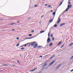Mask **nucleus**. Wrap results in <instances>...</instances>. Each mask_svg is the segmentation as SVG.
<instances>
[{"mask_svg":"<svg viewBox=\"0 0 73 73\" xmlns=\"http://www.w3.org/2000/svg\"><path fill=\"white\" fill-rule=\"evenodd\" d=\"M52 58H53V57H51V58H50L49 59H50V60L52 59Z\"/></svg>","mask_w":73,"mask_h":73,"instance_id":"nucleus-31","label":"nucleus"},{"mask_svg":"<svg viewBox=\"0 0 73 73\" xmlns=\"http://www.w3.org/2000/svg\"><path fill=\"white\" fill-rule=\"evenodd\" d=\"M36 69H37V68H35L34 69L32 70L29 71V72H33V71H34V70H35Z\"/></svg>","mask_w":73,"mask_h":73,"instance_id":"nucleus-14","label":"nucleus"},{"mask_svg":"<svg viewBox=\"0 0 73 73\" xmlns=\"http://www.w3.org/2000/svg\"><path fill=\"white\" fill-rule=\"evenodd\" d=\"M36 36H37V35H36V36H33V37H31L30 38L31 39V38H34V37H36Z\"/></svg>","mask_w":73,"mask_h":73,"instance_id":"nucleus-18","label":"nucleus"},{"mask_svg":"<svg viewBox=\"0 0 73 73\" xmlns=\"http://www.w3.org/2000/svg\"><path fill=\"white\" fill-rule=\"evenodd\" d=\"M37 45H38L37 44V43L35 44L34 47V48H36V47H37Z\"/></svg>","mask_w":73,"mask_h":73,"instance_id":"nucleus-10","label":"nucleus"},{"mask_svg":"<svg viewBox=\"0 0 73 73\" xmlns=\"http://www.w3.org/2000/svg\"><path fill=\"white\" fill-rule=\"evenodd\" d=\"M48 46V44H47L46 45L45 47H47Z\"/></svg>","mask_w":73,"mask_h":73,"instance_id":"nucleus-37","label":"nucleus"},{"mask_svg":"<svg viewBox=\"0 0 73 73\" xmlns=\"http://www.w3.org/2000/svg\"><path fill=\"white\" fill-rule=\"evenodd\" d=\"M49 33H50V32H49L48 34V37H50V34H49Z\"/></svg>","mask_w":73,"mask_h":73,"instance_id":"nucleus-20","label":"nucleus"},{"mask_svg":"<svg viewBox=\"0 0 73 73\" xmlns=\"http://www.w3.org/2000/svg\"><path fill=\"white\" fill-rule=\"evenodd\" d=\"M69 8H68V7H67V8L64 11V12H66V11H68V10H69Z\"/></svg>","mask_w":73,"mask_h":73,"instance_id":"nucleus-11","label":"nucleus"},{"mask_svg":"<svg viewBox=\"0 0 73 73\" xmlns=\"http://www.w3.org/2000/svg\"><path fill=\"white\" fill-rule=\"evenodd\" d=\"M17 17V16L14 17Z\"/></svg>","mask_w":73,"mask_h":73,"instance_id":"nucleus-59","label":"nucleus"},{"mask_svg":"<svg viewBox=\"0 0 73 73\" xmlns=\"http://www.w3.org/2000/svg\"><path fill=\"white\" fill-rule=\"evenodd\" d=\"M51 37H53V35L52 34H51Z\"/></svg>","mask_w":73,"mask_h":73,"instance_id":"nucleus-36","label":"nucleus"},{"mask_svg":"<svg viewBox=\"0 0 73 73\" xmlns=\"http://www.w3.org/2000/svg\"><path fill=\"white\" fill-rule=\"evenodd\" d=\"M48 13H46V15H48Z\"/></svg>","mask_w":73,"mask_h":73,"instance_id":"nucleus-48","label":"nucleus"},{"mask_svg":"<svg viewBox=\"0 0 73 73\" xmlns=\"http://www.w3.org/2000/svg\"><path fill=\"white\" fill-rule=\"evenodd\" d=\"M62 65L61 64H60L56 68V69H58V68H60V66H61Z\"/></svg>","mask_w":73,"mask_h":73,"instance_id":"nucleus-6","label":"nucleus"},{"mask_svg":"<svg viewBox=\"0 0 73 73\" xmlns=\"http://www.w3.org/2000/svg\"><path fill=\"white\" fill-rule=\"evenodd\" d=\"M31 32H33V33L34 32V31L33 30L32 31H31Z\"/></svg>","mask_w":73,"mask_h":73,"instance_id":"nucleus-42","label":"nucleus"},{"mask_svg":"<svg viewBox=\"0 0 73 73\" xmlns=\"http://www.w3.org/2000/svg\"><path fill=\"white\" fill-rule=\"evenodd\" d=\"M52 57H54V55H53V56Z\"/></svg>","mask_w":73,"mask_h":73,"instance_id":"nucleus-53","label":"nucleus"},{"mask_svg":"<svg viewBox=\"0 0 73 73\" xmlns=\"http://www.w3.org/2000/svg\"><path fill=\"white\" fill-rule=\"evenodd\" d=\"M43 65H44L42 66V68H44V67H45L46 65H47V64H46V62L45 63H44Z\"/></svg>","mask_w":73,"mask_h":73,"instance_id":"nucleus-5","label":"nucleus"},{"mask_svg":"<svg viewBox=\"0 0 73 73\" xmlns=\"http://www.w3.org/2000/svg\"><path fill=\"white\" fill-rule=\"evenodd\" d=\"M68 3L69 4H71V3H70V2H69Z\"/></svg>","mask_w":73,"mask_h":73,"instance_id":"nucleus-45","label":"nucleus"},{"mask_svg":"<svg viewBox=\"0 0 73 73\" xmlns=\"http://www.w3.org/2000/svg\"><path fill=\"white\" fill-rule=\"evenodd\" d=\"M44 17V15H43L41 17Z\"/></svg>","mask_w":73,"mask_h":73,"instance_id":"nucleus-56","label":"nucleus"},{"mask_svg":"<svg viewBox=\"0 0 73 73\" xmlns=\"http://www.w3.org/2000/svg\"><path fill=\"white\" fill-rule=\"evenodd\" d=\"M27 46V44H25L24 46H25H25Z\"/></svg>","mask_w":73,"mask_h":73,"instance_id":"nucleus-32","label":"nucleus"},{"mask_svg":"<svg viewBox=\"0 0 73 73\" xmlns=\"http://www.w3.org/2000/svg\"><path fill=\"white\" fill-rule=\"evenodd\" d=\"M9 25H13V23H10Z\"/></svg>","mask_w":73,"mask_h":73,"instance_id":"nucleus-26","label":"nucleus"},{"mask_svg":"<svg viewBox=\"0 0 73 73\" xmlns=\"http://www.w3.org/2000/svg\"><path fill=\"white\" fill-rule=\"evenodd\" d=\"M55 61H56V60H54L52 61L48 65V66H50V65H52L53 64V63L55 62Z\"/></svg>","mask_w":73,"mask_h":73,"instance_id":"nucleus-3","label":"nucleus"},{"mask_svg":"<svg viewBox=\"0 0 73 73\" xmlns=\"http://www.w3.org/2000/svg\"><path fill=\"white\" fill-rule=\"evenodd\" d=\"M51 41V40H50V38H48L47 40V43H49Z\"/></svg>","mask_w":73,"mask_h":73,"instance_id":"nucleus-4","label":"nucleus"},{"mask_svg":"<svg viewBox=\"0 0 73 73\" xmlns=\"http://www.w3.org/2000/svg\"><path fill=\"white\" fill-rule=\"evenodd\" d=\"M72 7V5H68V8H71Z\"/></svg>","mask_w":73,"mask_h":73,"instance_id":"nucleus-7","label":"nucleus"},{"mask_svg":"<svg viewBox=\"0 0 73 73\" xmlns=\"http://www.w3.org/2000/svg\"><path fill=\"white\" fill-rule=\"evenodd\" d=\"M17 40H19V37H17Z\"/></svg>","mask_w":73,"mask_h":73,"instance_id":"nucleus-39","label":"nucleus"},{"mask_svg":"<svg viewBox=\"0 0 73 73\" xmlns=\"http://www.w3.org/2000/svg\"><path fill=\"white\" fill-rule=\"evenodd\" d=\"M34 7H37V5H36L34 6Z\"/></svg>","mask_w":73,"mask_h":73,"instance_id":"nucleus-33","label":"nucleus"},{"mask_svg":"<svg viewBox=\"0 0 73 73\" xmlns=\"http://www.w3.org/2000/svg\"><path fill=\"white\" fill-rule=\"evenodd\" d=\"M64 12H63L59 16L58 18V21L57 22V24H59L60 23V22L61 21V19L60 18V17H61V16L62 15V14H64Z\"/></svg>","mask_w":73,"mask_h":73,"instance_id":"nucleus-1","label":"nucleus"},{"mask_svg":"<svg viewBox=\"0 0 73 73\" xmlns=\"http://www.w3.org/2000/svg\"><path fill=\"white\" fill-rule=\"evenodd\" d=\"M65 25V23H63L61 24H60V27H62L63 25Z\"/></svg>","mask_w":73,"mask_h":73,"instance_id":"nucleus-9","label":"nucleus"},{"mask_svg":"<svg viewBox=\"0 0 73 73\" xmlns=\"http://www.w3.org/2000/svg\"><path fill=\"white\" fill-rule=\"evenodd\" d=\"M62 43V41H60L58 43L57 45L58 46V45H60Z\"/></svg>","mask_w":73,"mask_h":73,"instance_id":"nucleus-15","label":"nucleus"},{"mask_svg":"<svg viewBox=\"0 0 73 73\" xmlns=\"http://www.w3.org/2000/svg\"><path fill=\"white\" fill-rule=\"evenodd\" d=\"M31 46V43L29 42L27 43V46H28L29 47Z\"/></svg>","mask_w":73,"mask_h":73,"instance_id":"nucleus-8","label":"nucleus"},{"mask_svg":"<svg viewBox=\"0 0 73 73\" xmlns=\"http://www.w3.org/2000/svg\"><path fill=\"white\" fill-rule=\"evenodd\" d=\"M45 5L47 6V5H48V4H45Z\"/></svg>","mask_w":73,"mask_h":73,"instance_id":"nucleus-54","label":"nucleus"},{"mask_svg":"<svg viewBox=\"0 0 73 73\" xmlns=\"http://www.w3.org/2000/svg\"><path fill=\"white\" fill-rule=\"evenodd\" d=\"M73 69L72 70H71L70 71V72H73Z\"/></svg>","mask_w":73,"mask_h":73,"instance_id":"nucleus-41","label":"nucleus"},{"mask_svg":"<svg viewBox=\"0 0 73 73\" xmlns=\"http://www.w3.org/2000/svg\"><path fill=\"white\" fill-rule=\"evenodd\" d=\"M17 23H20V22L19 21H17Z\"/></svg>","mask_w":73,"mask_h":73,"instance_id":"nucleus-43","label":"nucleus"},{"mask_svg":"<svg viewBox=\"0 0 73 73\" xmlns=\"http://www.w3.org/2000/svg\"><path fill=\"white\" fill-rule=\"evenodd\" d=\"M56 11H57V9H56V10H55V12Z\"/></svg>","mask_w":73,"mask_h":73,"instance_id":"nucleus-63","label":"nucleus"},{"mask_svg":"<svg viewBox=\"0 0 73 73\" xmlns=\"http://www.w3.org/2000/svg\"><path fill=\"white\" fill-rule=\"evenodd\" d=\"M56 14V11L54 12L52 14V15H53V17H54L55 16V15Z\"/></svg>","mask_w":73,"mask_h":73,"instance_id":"nucleus-13","label":"nucleus"},{"mask_svg":"<svg viewBox=\"0 0 73 73\" xmlns=\"http://www.w3.org/2000/svg\"><path fill=\"white\" fill-rule=\"evenodd\" d=\"M20 47H23V46L22 45Z\"/></svg>","mask_w":73,"mask_h":73,"instance_id":"nucleus-47","label":"nucleus"},{"mask_svg":"<svg viewBox=\"0 0 73 73\" xmlns=\"http://www.w3.org/2000/svg\"><path fill=\"white\" fill-rule=\"evenodd\" d=\"M28 39H31V38H29Z\"/></svg>","mask_w":73,"mask_h":73,"instance_id":"nucleus-61","label":"nucleus"},{"mask_svg":"<svg viewBox=\"0 0 73 73\" xmlns=\"http://www.w3.org/2000/svg\"><path fill=\"white\" fill-rule=\"evenodd\" d=\"M54 27H55V28H56L57 27V24H55L54 25Z\"/></svg>","mask_w":73,"mask_h":73,"instance_id":"nucleus-17","label":"nucleus"},{"mask_svg":"<svg viewBox=\"0 0 73 73\" xmlns=\"http://www.w3.org/2000/svg\"><path fill=\"white\" fill-rule=\"evenodd\" d=\"M40 57H41V58H42V56H40Z\"/></svg>","mask_w":73,"mask_h":73,"instance_id":"nucleus-38","label":"nucleus"},{"mask_svg":"<svg viewBox=\"0 0 73 73\" xmlns=\"http://www.w3.org/2000/svg\"><path fill=\"white\" fill-rule=\"evenodd\" d=\"M58 7H59V6H58V7H57V8H58Z\"/></svg>","mask_w":73,"mask_h":73,"instance_id":"nucleus-64","label":"nucleus"},{"mask_svg":"<svg viewBox=\"0 0 73 73\" xmlns=\"http://www.w3.org/2000/svg\"><path fill=\"white\" fill-rule=\"evenodd\" d=\"M30 43L31 44V45L33 46L35 45V44H36V42H30Z\"/></svg>","mask_w":73,"mask_h":73,"instance_id":"nucleus-2","label":"nucleus"},{"mask_svg":"<svg viewBox=\"0 0 73 73\" xmlns=\"http://www.w3.org/2000/svg\"><path fill=\"white\" fill-rule=\"evenodd\" d=\"M64 44H63V45L62 46H61V47H60V48H62V47H63V46H64Z\"/></svg>","mask_w":73,"mask_h":73,"instance_id":"nucleus-30","label":"nucleus"},{"mask_svg":"<svg viewBox=\"0 0 73 73\" xmlns=\"http://www.w3.org/2000/svg\"><path fill=\"white\" fill-rule=\"evenodd\" d=\"M15 31V30L13 29V30H12V31Z\"/></svg>","mask_w":73,"mask_h":73,"instance_id":"nucleus-44","label":"nucleus"},{"mask_svg":"<svg viewBox=\"0 0 73 73\" xmlns=\"http://www.w3.org/2000/svg\"><path fill=\"white\" fill-rule=\"evenodd\" d=\"M43 32H44V31H40V33H43Z\"/></svg>","mask_w":73,"mask_h":73,"instance_id":"nucleus-22","label":"nucleus"},{"mask_svg":"<svg viewBox=\"0 0 73 73\" xmlns=\"http://www.w3.org/2000/svg\"><path fill=\"white\" fill-rule=\"evenodd\" d=\"M61 5V3L59 5V6H60Z\"/></svg>","mask_w":73,"mask_h":73,"instance_id":"nucleus-57","label":"nucleus"},{"mask_svg":"<svg viewBox=\"0 0 73 73\" xmlns=\"http://www.w3.org/2000/svg\"><path fill=\"white\" fill-rule=\"evenodd\" d=\"M43 68H42V69H41V70H44V69H45L44 67H43Z\"/></svg>","mask_w":73,"mask_h":73,"instance_id":"nucleus-35","label":"nucleus"},{"mask_svg":"<svg viewBox=\"0 0 73 73\" xmlns=\"http://www.w3.org/2000/svg\"><path fill=\"white\" fill-rule=\"evenodd\" d=\"M28 38H26V39H28Z\"/></svg>","mask_w":73,"mask_h":73,"instance_id":"nucleus-55","label":"nucleus"},{"mask_svg":"<svg viewBox=\"0 0 73 73\" xmlns=\"http://www.w3.org/2000/svg\"><path fill=\"white\" fill-rule=\"evenodd\" d=\"M73 43H71L70 45H69V46H72L73 45Z\"/></svg>","mask_w":73,"mask_h":73,"instance_id":"nucleus-19","label":"nucleus"},{"mask_svg":"<svg viewBox=\"0 0 73 73\" xmlns=\"http://www.w3.org/2000/svg\"><path fill=\"white\" fill-rule=\"evenodd\" d=\"M12 66H15V65H12Z\"/></svg>","mask_w":73,"mask_h":73,"instance_id":"nucleus-51","label":"nucleus"},{"mask_svg":"<svg viewBox=\"0 0 73 73\" xmlns=\"http://www.w3.org/2000/svg\"><path fill=\"white\" fill-rule=\"evenodd\" d=\"M13 24H15V25H16V24L14 23H13Z\"/></svg>","mask_w":73,"mask_h":73,"instance_id":"nucleus-50","label":"nucleus"},{"mask_svg":"<svg viewBox=\"0 0 73 73\" xmlns=\"http://www.w3.org/2000/svg\"><path fill=\"white\" fill-rule=\"evenodd\" d=\"M25 49V48H21V49H22V50L24 49Z\"/></svg>","mask_w":73,"mask_h":73,"instance_id":"nucleus-27","label":"nucleus"},{"mask_svg":"<svg viewBox=\"0 0 73 73\" xmlns=\"http://www.w3.org/2000/svg\"><path fill=\"white\" fill-rule=\"evenodd\" d=\"M53 19H54V17H53V19H51L50 21H49V23H51V22H52V21H53Z\"/></svg>","mask_w":73,"mask_h":73,"instance_id":"nucleus-12","label":"nucleus"},{"mask_svg":"<svg viewBox=\"0 0 73 73\" xmlns=\"http://www.w3.org/2000/svg\"><path fill=\"white\" fill-rule=\"evenodd\" d=\"M73 56H72V57H71V58H70V60H72V59H73Z\"/></svg>","mask_w":73,"mask_h":73,"instance_id":"nucleus-21","label":"nucleus"},{"mask_svg":"<svg viewBox=\"0 0 73 73\" xmlns=\"http://www.w3.org/2000/svg\"><path fill=\"white\" fill-rule=\"evenodd\" d=\"M52 41H53V40H54V37H52Z\"/></svg>","mask_w":73,"mask_h":73,"instance_id":"nucleus-29","label":"nucleus"},{"mask_svg":"<svg viewBox=\"0 0 73 73\" xmlns=\"http://www.w3.org/2000/svg\"><path fill=\"white\" fill-rule=\"evenodd\" d=\"M17 62H18L20 64V62H19V60H17Z\"/></svg>","mask_w":73,"mask_h":73,"instance_id":"nucleus-40","label":"nucleus"},{"mask_svg":"<svg viewBox=\"0 0 73 73\" xmlns=\"http://www.w3.org/2000/svg\"><path fill=\"white\" fill-rule=\"evenodd\" d=\"M47 68H48V67H47L46 68V69H47Z\"/></svg>","mask_w":73,"mask_h":73,"instance_id":"nucleus-60","label":"nucleus"},{"mask_svg":"<svg viewBox=\"0 0 73 73\" xmlns=\"http://www.w3.org/2000/svg\"><path fill=\"white\" fill-rule=\"evenodd\" d=\"M41 46H37L38 48H41Z\"/></svg>","mask_w":73,"mask_h":73,"instance_id":"nucleus-25","label":"nucleus"},{"mask_svg":"<svg viewBox=\"0 0 73 73\" xmlns=\"http://www.w3.org/2000/svg\"><path fill=\"white\" fill-rule=\"evenodd\" d=\"M46 56H48V55H46L45 56V57H46Z\"/></svg>","mask_w":73,"mask_h":73,"instance_id":"nucleus-58","label":"nucleus"},{"mask_svg":"<svg viewBox=\"0 0 73 73\" xmlns=\"http://www.w3.org/2000/svg\"><path fill=\"white\" fill-rule=\"evenodd\" d=\"M31 19V17H30V18H28L27 19Z\"/></svg>","mask_w":73,"mask_h":73,"instance_id":"nucleus-46","label":"nucleus"},{"mask_svg":"<svg viewBox=\"0 0 73 73\" xmlns=\"http://www.w3.org/2000/svg\"><path fill=\"white\" fill-rule=\"evenodd\" d=\"M29 36H32V34H30L29 35Z\"/></svg>","mask_w":73,"mask_h":73,"instance_id":"nucleus-24","label":"nucleus"},{"mask_svg":"<svg viewBox=\"0 0 73 73\" xmlns=\"http://www.w3.org/2000/svg\"><path fill=\"white\" fill-rule=\"evenodd\" d=\"M51 12H53V10H51L50 11Z\"/></svg>","mask_w":73,"mask_h":73,"instance_id":"nucleus-49","label":"nucleus"},{"mask_svg":"<svg viewBox=\"0 0 73 73\" xmlns=\"http://www.w3.org/2000/svg\"><path fill=\"white\" fill-rule=\"evenodd\" d=\"M48 7H49V8H50V7H51V5H49L48 6Z\"/></svg>","mask_w":73,"mask_h":73,"instance_id":"nucleus-28","label":"nucleus"},{"mask_svg":"<svg viewBox=\"0 0 73 73\" xmlns=\"http://www.w3.org/2000/svg\"><path fill=\"white\" fill-rule=\"evenodd\" d=\"M52 45H53V43H50V45H49V46H51Z\"/></svg>","mask_w":73,"mask_h":73,"instance_id":"nucleus-16","label":"nucleus"},{"mask_svg":"<svg viewBox=\"0 0 73 73\" xmlns=\"http://www.w3.org/2000/svg\"><path fill=\"white\" fill-rule=\"evenodd\" d=\"M62 2H63V1H62V2H61L60 4H62Z\"/></svg>","mask_w":73,"mask_h":73,"instance_id":"nucleus-52","label":"nucleus"},{"mask_svg":"<svg viewBox=\"0 0 73 73\" xmlns=\"http://www.w3.org/2000/svg\"><path fill=\"white\" fill-rule=\"evenodd\" d=\"M3 65L4 66H8V65L7 64H3Z\"/></svg>","mask_w":73,"mask_h":73,"instance_id":"nucleus-34","label":"nucleus"},{"mask_svg":"<svg viewBox=\"0 0 73 73\" xmlns=\"http://www.w3.org/2000/svg\"><path fill=\"white\" fill-rule=\"evenodd\" d=\"M19 45H20V44L18 43L16 45V46H19Z\"/></svg>","mask_w":73,"mask_h":73,"instance_id":"nucleus-23","label":"nucleus"},{"mask_svg":"<svg viewBox=\"0 0 73 73\" xmlns=\"http://www.w3.org/2000/svg\"><path fill=\"white\" fill-rule=\"evenodd\" d=\"M20 56L21 57V55H20Z\"/></svg>","mask_w":73,"mask_h":73,"instance_id":"nucleus-62","label":"nucleus"}]
</instances>
